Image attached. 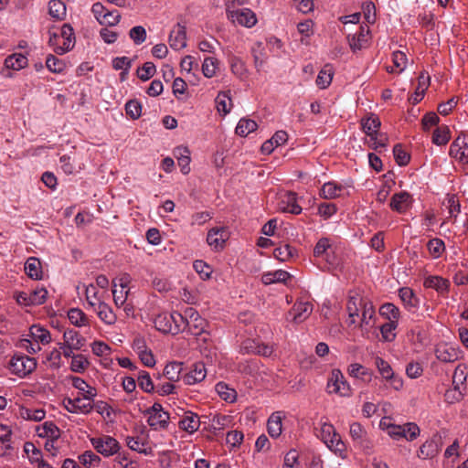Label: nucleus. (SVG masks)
Segmentation results:
<instances>
[{
    "label": "nucleus",
    "mask_w": 468,
    "mask_h": 468,
    "mask_svg": "<svg viewBox=\"0 0 468 468\" xmlns=\"http://www.w3.org/2000/svg\"><path fill=\"white\" fill-rule=\"evenodd\" d=\"M11 371L18 377H25L35 370L37 361L27 356H14L9 364Z\"/></svg>",
    "instance_id": "f257e3e1"
},
{
    "label": "nucleus",
    "mask_w": 468,
    "mask_h": 468,
    "mask_svg": "<svg viewBox=\"0 0 468 468\" xmlns=\"http://www.w3.org/2000/svg\"><path fill=\"white\" fill-rule=\"evenodd\" d=\"M90 442L95 450L103 456H111L119 451V442L111 436L91 438Z\"/></svg>",
    "instance_id": "f03ea898"
},
{
    "label": "nucleus",
    "mask_w": 468,
    "mask_h": 468,
    "mask_svg": "<svg viewBox=\"0 0 468 468\" xmlns=\"http://www.w3.org/2000/svg\"><path fill=\"white\" fill-rule=\"evenodd\" d=\"M327 388L329 393H336L341 396L350 395V386L339 369H334L332 371Z\"/></svg>",
    "instance_id": "7ed1b4c3"
},
{
    "label": "nucleus",
    "mask_w": 468,
    "mask_h": 468,
    "mask_svg": "<svg viewBox=\"0 0 468 468\" xmlns=\"http://www.w3.org/2000/svg\"><path fill=\"white\" fill-rule=\"evenodd\" d=\"M227 13L228 18L230 19L233 23L237 22L238 24L247 27H253L257 22L256 15L249 8H243L235 11H230L228 9Z\"/></svg>",
    "instance_id": "20e7f679"
},
{
    "label": "nucleus",
    "mask_w": 468,
    "mask_h": 468,
    "mask_svg": "<svg viewBox=\"0 0 468 468\" xmlns=\"http://www.w3.org/2000/svg\"><path fill=\"white\" fill-rule=\"evenodd\" d=\"M186 326L192 335H198L205 331L207 321L202 318L199 314L193 308L186 309Z\"/></svg>",
    "instance_id": "39448f33"
},
{
    "label": "nucleus",
    "mask_w": 468,
    "mask_h": 468,
    "mask_svg": "<svg viewBox=\"0 0 468 468\" xmlns=\"http://www.w3.org/2000/svg\"><path fill=\"white\" fill-rule=\"evenodd\" d=\"M228 238L229 234L225 228H213L207 233V241L215 250H220L224 248Z\"/></svg>",
    "instance_id": "423d86ee"
},
{
    "label": "nucleus",
    "mask_w": 468,
    "mask_h": 468,
    "mask_svg": "<svg viewBox=\"0 0 468 468\" xmlns=\"http://www.w3.org/2000/svg\"><path fill=\"white\" fill-rule=\"evenodd\" d=\"M278 208L282 212H290L294 215L302 212V207L297 204V197L294 192L284 193L280 198Z\"/></svg>",
    "instance_id": "0eeeda50"
},
{
    "label": "nucleus",
    "mask_w": 468,
    "mask_h": 468,
    "mask_svg": "<svg viewBox=\"0 0 468 468\" xmlns=\"http://www.w3.org/2000/svg\"><path fill=\"white\" fill-rule=\"evenodd\" d=\"M441 437L434 435L431 440L426 441L420 448L419 456L423 459L433 458L441 451Z\"/></svg>",
    "instance_id": "6e6552de"
},
{
    "label": "nucleus",
    "mask_w": 468,
    "mask_h": 468,
    "mask_svg": "<svg viewBox=\"0 0 468 468\" xmlns=\"http://www.w3.org/2000/svg\"><path fill=\"white\" fill-rule=\"evenodd\" d=\"M411 201V196L402 191L392 196L389 206L392 210L404 213L410 207Z\"/></svg>",
    "instance_id": "1a4fd4ad"
},
{
    "label": "nucleus",
    "mask_w": 468,
    "mask_h": 468,
    "mask_svg": "<svg viewBox=\"0 0 468 468\" xmlns=\"http://www.w3.org/2000/svg\"><path fill=\"white\" fill-rule=\"evenodd\" d=\"M186 27L177 24L176 28L173 29L169 36V45L175 50H179L186 46Z\"/></svg>",
    "instance_id": "9d476101"
},
{
    "label": "nucleus",
    "mask_w": 468,
    "mask_h": 468,
    "mask_svg": "<svg viewBox=\"0 0 468 468\" xmlns=\"http://www.w3.org/2000/svg\"><path fill=\"white\" fill-rule=\"evenodd\" d=\"M207 370L204 363L198 362L193 365L192 369L183 377L186 385H194L205 379Z\"/></svg>",
    "instance_id": "9b49d317"
},
{
    "label": "nucleus",
    "mask_w": 468,
    "mask_h": 468,
    "mask_svg": "<svg viewBox=\"0 0 468 468\" xmlns=\"http://www.w3.org/2000/svg\"><path fill=\"white\" fill-rule=\"evenodd\" d=\"M450 155L459 161H463L468 157V145L465 137L458 136L450 147Z\"/></svg>",
    "instance_id": "f8f14e48"
},
{
    "label": "nucleus",
    "mask_w": 468,
    "mask_h": 468,
    "mask_svg": "<svg viewBox=\"0 0 468 468\" xmlns=\"http://www.w3.org/2000/svg\"><path fill=\"white\" fill-rule=\"evenodd\" d=\"M362 129L371 140H377L378 131L381 125L379 118L374 113H370L367 118L361 120Z\"/></svg>",
    "instance_id": "ddd939ff"
},
{
    "label": "nucleus",
    "mask_w": 468,
    "mask_h": 468,
    "mask_svg": "<svg viewBox=\"0 0 468 468\" xmlns=\"http://www.w3.org/2000/svg\"><path fill=\"white\" fill-rule=\"evenodd\" d=\"M81 400L82 399L80 397L75 399L66 398L63 400V405L65 409L71 413H90L93 409L92 403L88 402L87 404L80 405Z\"/></svg>",
    "instance_id": "4468645a"
},
{
    "label": "nucleus",
    "mask_w": 468,
    "mask_h": 468,
    "mask_svg": "<svg viewBox=\"0 0 468 468\" xmlns=\"http://www.w3.org/2000/svg\"><path fill=\"white\" fill-rule=\"evenodd\" d=\"M350 435L361 447L365 449L371 448L370 441L367 437V433L360 423L354 422L350 425Z\"/></svg>",
    "instance_id": "2eb2a0df"
},
{
    "label": "nucleus",
    "mask_w": 468,
    "mask_h": 468,
    "mask_svg": "<svg viewBox=\"0 0 468 468\" xmlns=\"http://www.w3.org/2000/svg\"><path fill=\"white\" fill-rule=\"evenodd\" d=\"M435 356L440 361L444 363L454 362L459 358L458 351L447 345L438 346L435 349Z\"/></svg>",
    "instance_id": "dca6fc26"
},
{
    "label": "nucleus",
    "mask_w": 468,
    "mask_h": 468,
    "mask_svg": "<svg viewBox=\"0 0 468 468\" xmlns=\"http://www.w3.org/2000/svg\"><path fill=\"white\" fill-rule=\"evenodd\" d=\"M25 271L27 275L32 280H41L43 277L41 262L36 257H30L25 263Z\"/></svg>",
    "instance_id": "f3484780"
},
{
    "label": "nucleus",
    "mask_w": 468,
    "mask_h": 468,
    "mask_svg": "<svg viewBox=\"0 0 468 468\" xmlns=\"http://www.w3.org/2000/svg\"><path fill=\"white\" fill-rule=\"evenodd\" d=\"M313 305L310 303H294L290 314H292V320L295 323L303 322L312 313Z\"/></svg>",
    "instance_id": "a211bd4d"
},
{
    "label": "nucleus",
    "mask_w": 468,
    "mask_h": 468,
    "mask_svg": "<svg viewBox=\"0 0 468 468\" xmlns=\"http://www.w3.org/2000/svg\"><path fill=\"white\" fill-rule=\"evenodd\" d=\"M199 425L200 421L198 416L191 412L186 413V416L179 421V427L188 433H193L197 431Z\"/></svg>",
    "instance_id": "6ab92c4d"
},
{
    "label": "nucleus",
    "mask_w": 468,
    "mask_h": 468,
    "mask_svg": "<svg viewBox=\"0 0 468 468\" xmlns=\"http://www.w3.org/2000/svg\"><path fill=\"white\" fill-rule=\"evenodd\" d=\"M449 285V281L440 276H429L424 281L425 287L435 289L441 293L447 292Z\"/></svg>",
    "instance_id": "aec40b11"
},
{
    "label": "nucleus",
    "mask_w": 468,
    "mask_h": 468,
    "mask_svg": "<svg viewBox=\"0 0 468 468\" xmlns=\"http://www.w3.org/2000/svg\"><path fill=\"white\" fill-rule=\"evenodd\" d=\"M64 341L75 350H80L85 345L86 339L75 330H68L63 335Z\"/></svg>",
    "instance_id": "412c9836"
},
{
    "label": "nucleus",
    "mask_w": 468,
    "mask_h": 468,
    "mask_svg": "<svg viewBox=\"0 0 468 468\" xmlns=\"http://www.w3.org/2000/svg\"><path fill=\"white\" fill-rule=\"evenodd\" d=\"M268 432L271 437L278 438L282 433V416L281 412H275L271 415L267 422Z\"/></svg>",
    "instance_id": "4be33fe9"
},
{
    "label": "nucleus",
    "mask_w": 468,
    "mask_h": 468,
    "mask_svg": "<svg viewBox=\"0 0 468 468\" xmlns=\"http://www.w3.org/2000/svg\"><path fill=\"white\" fill-rule=\"evenodd\" d=\"M37 434L39 437L45 438L48 437L52 439L53 441H56L60 436V431L57 427V425L52 421H46L42 427L37 428Z\"/></svg>",
    "instance_id": "5701e85b"
},
{
    "label": "nucleus",
    "mask_w": 468,
    "mask_h": 468,
    "mask_svg": "<svg viewBox=\"0 0 468 468\" xmlns=\"http://www.w3.org/2000/svg\"><path fill=\"white\" fill-rule=\"evenodd\" d=\"M168 420H169V413L168 412H163V413H151V415H148V424L151 428L157 430V429H166L168 426Z\"/></svg>",
    "instance_id": "b1692460"
},
{
    "label": "nucleus",
    "mask_w": 468,
    "mask_h": 468,
    "mask_svg": "<svg viewBox=\"0 0 468 468\" xmlns=\"http://www.w3.org/2000/svg\"><path fill=\"white\" fill-rule=\"evenodd\" d=\"M189 150L186 147H177L176 149V155L178 160V165L181 168V172L184 175H187L190 172V156Z\"/></svg>",
    "instance_id": "393cba45"
},
{
    "label": "nucleus",
    "mask_w": 468,
    "mask_h": 468,
    "mask_svg": "<svg viewBox=\"0 0 468 468\" xmlns=\"http://www.w3.org/2000/svg\"><path fill=\"white\" fill-rule=\"evenodd\" d=\"M183 369V363L170 362L165 368L163 375L171 382H176L179 379L180 373Z\"/></svg>",
    "instance_id": "a878e982"
},
{
    "label": "nucleus",
    "mask_w": 468,
    "mask_h": 468,
    "mask_svg": "<svg viewBox=\"0 0 468 468\" xmlns=\"http://www.w3.org/2000/svg\"><path fill=\"white\" fill-rule=\"evenodd\" d=\"M154 323L155 328L158 331H160L164 334H169V333L172 334L173 329H172V325H171L169 313L159 314L154 318Z\"/></svg>",
    "instance_id": "bb28decb"
},
{
    "label": "nucleus",
    "mask_w": 468,
    "mask_h": 468,
    "mask_svg": "<svg viewBox=\"0 0 468 468\" xmlns=\"http://www.w3.org/2000/svg\"><path fill=\"white\" fill-rule=\"evenodd\" d=\"M369 34V27L367 26H361L359 33L354 35L352 37H348L349 46L354 51L362 48V42L367 41L366 37Z\"/></svg>",
    "instance_id": "cd10ccee"
},
{
    "label": "nucleus",
    "mask_w": 468,
    "mask_h": 468,
    "mask_svg": "<svg viewBox=\"0 0 468 468\" xmlns=\"http://www.w3.org/2000/svg\"><path fill=\"white\" fill-rule=\"evenodd\" d=\"M48 14L58 20H63L66 16V5L61 0H50Z\"/></svg>",
    "instance_id": "c85d7f7f"
},
{
    "label": "nucleus",
    "mask_w": 468,
    "mask_h": 468,
    "mask_svg": "<svg viewBox=\"0 0 468 468\" xmlns=\"http://www.w3.org/2000/svg\"><path fill=\"white\" fill-rule=\"evenodd\" d=\"M97 314L100 319L107 324H112L116 321V315L113 314L112 308L103 302L99 303Z\"/></svg>",
    "instance_id": "c756f323"
},
{
    "label": "nucleus",
    "mask_w": 468,
    "mask_h": 468,
    "mask_svg": "<svg viewBox=\"0 0 468 468\" xmlns=\"http://www.w3.org/2000/svg\"><path fill=\"white\" fill-rule=\"evenodd\" d=\"M30 335L38 344H48L51 340L50 333L44 327L34 324L30 327Z\"/></svg>",
    "instance_id": "7c9ffc66"
},
{
    "label": "nucleus",
    "mask_w": 468,
    "mask_h": 468,
    "mask_svg": "<svg viewBox=\"0 0 468 468\" xmlns=\"http://www.w3.org/2000/svg\"><path fill=\"white\" fill-rule=\"evenodd\" d=\"M343 187L334 182H327L324 184L320 191V196L325 199H332L339 197Z\"/></svg>",
    "instance_id": "2f4dec72"
},
{
    "label": "nucleus",
    "mask_w": 468,
    "mask_h": 468,
    "mask_svg": "<svg viewBox=\"0 0 468 468\" xmlns=\"http://www.w3.org/2000/svg\"><path fill=\"white\" fill-rule=\"evenodd\" d=\"M170 314V321L172 325V335H176L180 331H183L186 326V315L181 314L178 312H173Z\"/></svg>",
    "instance_id": "473e14b6"
},
{
    "label": "nucleus",
    "mask_w": 468,
    "mask_h": 468,
    "mask_svg": "<svg viewBox=\"0 0 468 468\" xmlns=\"http://www.w3.org/2000/svg\"><path fill=\"white\" fill-rule=\"evenodd\" d=\"M5 65L6 68L18 70L27 65V58L22 54H13L5 58Z\"/></svg>",
    "instance_id": "72a5a7b5"
},
{
    "label": "nucleus",
    "mask_w": 468,
    "mask_h": 468,
    "mask_svg": "<svg viewBox=\"0 0 468 468\" xmlns=\"http://www.w3.org/2000/svg\"><path fill=\"white\" fill-rule=\"evenodd\" d=\"M257 127L258 125L255 121L242 118L236 127V133L239 136H247L251 132H254Z\"/></svg>",
    "instance_id": "f704fd0d"
},
{
    "label": "nucleus",
    "mask_w": 468,
    "mask_h": 468,
    "mask_svg": "<svg viewBox=\"0 0 468 468\" xmlns=\"http://www.w3.org/2000/svg\"><path fill=\"white\" fill-rule=\"evenodd\" d=\"M216 391L218 396L225 401L234 402L237 398V392L235 389L228 387L227 384L219 382L216 385Z\"/></svg>",
    "instance_id": "c9c22d12"
},
{
    "label": "nucleus",
    "mask_w": 468,
    "mask_h": 468,
    "mask_svg": "<svg viewBox=\"0 0 468 468\" xmlns=\"http://www.w3.org/2000/svg\"><path fill=\"white\" fill-rule=\"evenodd\" d=\"M450 130L448 126L437 127L432 134V143L437 145H444L450 140Z\"/></svg>",
    "instance_id": "e433bc0d"
},
{
    "label": "nucleus",
    "mask_w": 468,
    "mask_h": 468,
    "mask_svg": "<svg viewBox=\"0 0 468 468\" xmlns=\"http://www.w3.org/2000/svg\"><path fill=\"white\" fill-rule=\"evenodd\" d=\"M348 373L351 377L361 378L364 381L371 379V373L365 367L357 363L349 366Z\"/></svg>",
    "instance_id": "4c0bfd02"
},
{
    "label": "nucleus",
    "mask_w": 468,
    "mask_h": 468,
    "mask_svg": "<svg viewBox=\"0 0 468 468\" xmlns=\"http://www.w3.org/2000/svg\"><path fill=\"white\" fill-rule=\"evenodd\" d=\"M397 321L387 322L380 326V333L383 341L392 342L395 339L396 334L394 333V330L397 328Z\"/></svg>",
    "instance_id": "58836bf2"
},
{
    "label": "nucleus",
    "mask_w": 468,
    "mask_h": 468,
    "mask_svg": "<svg viewBox=\"0 0 468 468\" xmlns=\"http://www.w3.org/2000/svg\"><path fill=\"white\" fill-rule=\"evenodd\" d=\"M379 313L382 316L388 319V322L397 321L399 317V308L390 303H384L380 307Z\"/></svg>",
    "instance_id": "ea45409f"
},
{
    "label": "nucleus",
    "mask_w": 468,
    "mask_h": 468,
    "mask_svg": "<svg viewBox=\"0 0 468 468\" xmlns=\"http://www.w3.org/2000/svg\"><path fill=\"white\" fill-rule=\"evenodd\" d=\"M139 387L146 393H152L155 387L153 383V380L146 371H140L137 377Z\"/></svg>",
    "instance_id": "a19ab883"
},
{
    "label": "nucleus",
    "mask_w": 468,
    "mask_h": 468,
    "mask_svg": "<svg viewBox=\"0 0 468 468\" xmlns=\"http://www.w3.org/2000/svg\"><path fill=\"white\" fill-rule=\"evenodd\" d=\"M295 252L296 250L294 248L289 244H285L282 247L276 248L273 251V255L277 260L281 261H286L293 257Z\"/></svg>",
    "instance_id": "79ce46f5"
},
{
    "label": "nucleus",
    "mask_w": 468,
    "mask_h": 468,
    "mask_svg": "<svg viewBox=\"0 0 468 468\" xmlns=\"http://www.w3.org/2000/svg\"><path fill=\"white\" fill-rule=\"evenodd\" d=\"M20 415L25 420L40 421L45 418L46 412L42 409L30 410L27 408H22L20 410Z\"/></svg>",
    "instance_id": "37998d69"
},
{
    "label": "nucleus",
    "mask_w": 468,
    "mask_h": 468,
    "mask_svg": "<svg viewBox=\"0 0 468 468\" xmlns=\"http://www.w3.org/2000/svg\"><path fill=\"white\" fill-rule=\"evenodd\" d=\"M90 366V362L83 355H76L72 356L70 369L73 372L82 373Z\"/></svg>",
    "instance_id": "c03bdc74"
},
{
    "label": "nucleus",
    "mask_w": 468,
    "mask_h": 468,
    "mask_svg": "<svg viewBox=\"0 0 468 468\" xmlns=\"http://www.w3.org/2000/svg\"><path fill=\"white\" fill-rule=\"evenodd\" d=\"M156 72L155 65L153 62H145L142 68H139L137 69V76L138 78L143 80L146 81L150 80Z\"/></svg>",
    "instance_id": "a18cd8bd"
},
{
    "label": "nucleus",
    "mask_w": 468,
    "mask_h": 468,
    "mask_svg": "<svg viewBox=\"0 0 468 468\" xmlns=\"http://www.w3.org/2000/svg\"><path fill=\"white\" fill-rule=\"evenodd\" d=\"M68 317L71 324H73L76 326H81L87 323L86 314L80 309L78 308L70 309L68 313Z\"/></svg>",
    "instance_id": "49530a36"
},
{
    "label": "nucleus",
    "mask_w": 468,
    "mask_h": 468,
    "mask_svg": "<svg viewBox=\"0 0 468 468\" xmlns=\"http://www.w3.org/2000/svg\"><path fill=\"white\" fill-rule=\"evenodd\" d=\"M375 364L384 378L387 380L393 378V370L387 361L379 356H377L375 359Z\"/></svg>",
    "instance_id": "de8ad7c7"
},
{
    "label": "nucleus",
    "mask_w": 468,
    "mask_h": 468,
    "mask_svg": "<svg viewBox=\"0 0 468 468\" xmlns=\"http://www.w3.org/2000/svg\"><path fill=\"white\" fill-rule=\"evenodd\" d=\"M393 154L397 164L400 166L406 165L410 160V154L398 144L393 148Z\"/></svg>",
    "instance_id": "09e8293b"
},
{
    "label": "nucleus",
    "mask_w": 468,
    "mask_h": 468,
    "mask_svg": "<svg viewBox=\"0 0 468 468\" xmlns=\"http://www.w3.org/2000/svg\"><path fill=\"white\" fill-rule=\"evenodd\" d=\"M195 271L200 275L202 280H208L212 273V268L205 261L197 260L193 263Z\"/></svg>",
    "instance_id": "8fccbe9b"
},
{
    "label": "nucleus",
    "mask_w": 468,
    "mask_h": 468,
    "mask_svg": "<svg viewBox=\"0 0 468 468\" xmlns=\"http://www.w3.org/2000/svg\"><path fill=\"white\" fill-rule=\"evenodd\" d=\"M363 303V300L357 294L349 297L346 306L349 318L358 315L359 307L362 306Z\"/></svg>",
    "instance_id": "3c124183"
},
{
    "label": "nucleus",
    "mask_w": 468,
    "mask_h": 468,
    "mask_svg": "<svg viewBox=\"0 0 468 468\" xmlns=\"http://www.w3.org/2000/svg\"><path fill=\"white\" fill-rule=\"evenodd\" d=\"M218 59L215 58H206L202 65V72L205 77L212 78L216 74Z\"/></svg>",
    "instance_id": "603ef678"
},
{
    "label": "nucleus",
    "mask_w": 468,
    "mask_h": 468,
    "mask_svg": "<svg viewBox=\"0 0 468 468\" xmlns=\"http://www.w3.org/2000/svg\"><path fill=\"white\" fill-rule=\"evenodd\" d=\"M229 91H221L218 94L216 98L217 108L219 112H223V114H227L229 112L230 108L228 107L227 101H231L229 96Z\"/></svg>",
    "instance_id": "864d4df0"
},
{
    "label": "nucleus",
    "mask_w": 468,
    "mask_h": 468,
    "mask_svg": "<svg viewBox=\"0 0 468 468\" xmlns=\"http://www.w3.org/2000/svg\"><path fill=\"white\" fill-rule=\"evenodd\" d=\"M129 37L135 45H140L146 39V30L142 26L133 27L129 32Z\"/></svg>",
    "instance_id": "5fc2aeb1"
},
{
    "label": "nucleus",
    "mask_w": 468,
    "mask_h": 468,
    "mask_svg": "<svg viewBox=\"0 0 468 468\" xmlns=\"http://www.w3.org/2000/svg\"><path fill=\"white\" fill-rule=\"evenodd\" d=\"M125 111L127 115H129L132 119L136 120L142 114V105L138 101L131 100L126 103Z\"/></svg>",
    "instance_id": "6e6d98bb"
},
{
    "label": "nucleus",
    "mask_w": 468,
    "mask_h": 468,
    "mask_svg": "<svg viewBox=\"0 0 468 468\" xmlns=\"http://www.w3.org/2000/svg\"><path fill=\"white\" fill-rule=\"evenodd\" d=\"M46 66L51 72L59 73L64 69L65 64L54 55L49 54L46 59Z\"/></svg>",
    "instance_id": "4d7b16f0"
},
{
    "label": "nucleus",
    "mask_w": 468,
    "mask_h": 468,
    "mask_svg": "<svg viewBox=\"0 0 468 468\" xmlns=\"http://www.w3.org/2000/svg\"><path fill=\"white\" fill-rule=\"evenodd\" d=\"M428 250L433 258H438L441 256V252L444 250L445 246L444 242L440 239H432L427 244Z\"/></svg>",
    "instance_id": "13d9d810"
},
{
    "label": "nucleus",
    "mask_w": 468,
    "mask_h": 468,
    "mask_svg": "<svg viewBox=\"0 0 468 468\" xmlns=\"http://www.w3.org/2000/svg\"><path fill=\"white\" fill-rule=\"evenodd\" d=\"M404 429V434L401 438H405L407 441H413L420 435L419 427L412 422L406 423L401 426Z\"/></svg>",
    "instance_id": "bf43d9fd"
},
{
    "label": "nucleus",
    "mask_w": 468,
    "mask_h": 468,
    "mask_svg": "<svg viewBox=\"0 0 468 468\" xmlns=\"http://www.w3.org/2000/svg\"><path fill=\"white\" fill-rule=\"evenodd\" d=\"M121 15L118 11H106L102 16L101 25L113 27L120 22Z\"/></svg>",
    "instance_id": "052dcab7"
},
{
    "label": "nucleus",
    "mask_w": 468,
    "mask_h": 468,
    "mask_svg": "<svg viewBox=\"0 0 468 468\" xmlns=\"http://www.w3.org/2000/svg\"><path fill=\"white\" fill-rule=\"evenodd\" d=\"M326 446L335 453L339 452L341 454L345 451V444L337 433H334V437L326 441Z\"/></svg>",
    "instance_id": "680f3d73"
},
{
    "label": "nucleus",
    "mask_w": 468,
    "mask_h": 468,
    "mask_svg": "<svg viewBox=\"0 0 468 468\" xmlns=\"http://www.w3.org/2000/svg\"><path fill=\"white\" fill-rule=\"evenodd\" d=\"M48 295V291L45 288L36 289L31 292L29 294L30 302L32 303V305H39L42 304Z\"/></svg>",
    "instance_id": "e2e57ef3"
},
{
    "label": "nucleus",
    "mask_w": 468,
    "mask_h": 468,
    "mask_svg": "<svg viewBox=\"0 0 468 468\" xmlns=\"http://www.w3.org/2000/svg\"><path fill=\"white\" fill-rule=\"evenodd\" d=\"M243 441V433L239 431H231L227 433L226 441L232 447H238Z\"/></svg>",
    "instance_id": "0e129e2a"
},
{
    "label": "nucleus",
    "mask_w": 468,
    "mask_h": 468,
    "mask_svg": "<svg viewBox=\"0 0 468 468\" xmlns=\"http://www.w3.org/2000/svg\"><path fill=\"white\" fill-rule=\"evenodd\" d=\"M399 297L400 299L407 304L411 306L416 305L417 299L413 293V291L408 287L401 288L399 290Z\"/></svg>",
    "instance_id": "69168bd1"
},
{
    "label": "nucleus",
    "mask_w": 468,
    "mask_h": 468,
    "mask_svg": "<svg viewBox=\"0 0 468 468\" xmlns=\"http://www.w3.org/2000/svg\"><path fill=\"white\" fill-rule=\"evenodd\" d=\"M333 73L330 71H326L325 69H322L316 79V84L322 88H326L332 81Z\"/></svg>",
    "instance_id": "338daca9"
},
{
    "label": "nucleus",
    "mask_w": 468,
    "mask_h": 468,
    "mask_svg": "<svg viewBox=\"0 0 468 468\" xmlns=\"http://www.w3.org/2000/svg\"><path fill=\"white\" fill-rule=\"evenodd\" d=\"M440 122L439 116L435 112H428L422 118L423 130L427 131L432 125H437Z\"/></svg>",
    "instance_id": "774afa93"
}]
</instances>
